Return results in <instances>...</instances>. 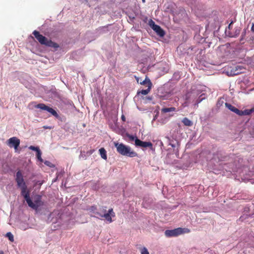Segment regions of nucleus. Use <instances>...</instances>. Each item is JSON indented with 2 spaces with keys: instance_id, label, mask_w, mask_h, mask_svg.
<instances>
[{
  "instance_id": "nucleus-28",
  "label": "nucleus",
  "mask_w": 254,
  "mask_h": 254,
  "mask_svg": "<svg viewBox=\"0 0 254 254\" xmlns=\"http://www.w3.org/2000/svg\"><path fill=\"white\" fill-rule=\"evenodd\" d=\"M251 31L253 32H254V23H252V27H251Z\"/></svg>"
},
{
  "instance_id": "nucleus-3",
  "label": "nucleus",
  "mask_w": 254,
  "mask_h": 254,
  "mask_svg": "<svg viewBox=\"0 0 254 254\" xmlns=\"http://www.w3.org/2000/svg\"><path fill=\"white\" fill-rule=\"evenodd\" d=\"M190 230L187 228H178L173 230H167L165 232V235L167 237H173L178 236L183 233H188Z\"/></svg>"
},
{
  "instance_id": "nucleus-20",
  "label": "nucleus",
  "mask_w": 254,
  "mask_h": 254,
  "mask_svg": "<svg viewBox=\"0 0 254 254\" xmlns=\"http://www.w3.org/2000/svg\"><path fill=\"white\" fill-rule=\"evenodd\" d=\"M37 153H36V156L38 158V159L40 161V162H43V159L41 157V155H42V153L40 151V150H38L37 152H36Z\"/></svg>"
},
{
  "instance_id": "nucleus-33",
  "label": "nucleus",
  "mask_w": 254,
  "mask_h": 254,
  "mask_svg": "<svg viewBox=\"0 0 254 254\" xmlns=\"http://www.w3.org/2000/svg\"><path fill=\"white\" fill-rule=\"evenodd\" d=\"M44 127L45 128H46V129H47V128H50V127Z\"/></svg>"
},
{
  "instance_id": "nucleus-11",
  "label": "nucleus",
  "mask_w": 254,
  "mask_h": 254,
  "mask_svg": "<svg viewBox=\"0 0 254 254\" xmlns=\"http://www.w3.org/2000/svg\"><path fill=\"white\" fill-rule=\"evenodd\" d=\"M135 145L141 147H149L152 148L153 144L151 142L142 141L137 138L135 139Z\"/></svg>"
},
{
  "instance_id": "nucleus-19",
  "label": "nucleus",
  "mask_w": 254,
  "mask_h": 254,
  "mask_svg": "<svg viewBox=\"0 0 254 254\" xmlns=\"http://www.w3.org/2000/svg\"><path fill=\"white\" fill-rule=\"evenodd\" d=\"M6 237L8 238L10 242H13L14 241V237L11 232H7L6 234Z\"/></svg>"
},
{
  "instance_id": "nucleus-23",
  "label": "nucleus",
  "mask_w": 254,
  "mask_h": 254,
  "mask_svg": "<svg viewBox=\"0 0 254 254\" xmlns=\"http://www.w3.org/2000/svg\"><path fill=\"white\" fill-rule=\"evenodd\" d=\"M44 164L49 166V167H53L54 166V165L50 161H45V162H44Z\"/></svg>"
},
{
  "instance_id": "nucleus-26",
  "label": "nucleus",
  "mask_w": 254,
  "mask_h": 254,
  "mask_svg": "<svg viewBox=\"0 0 254 254\" xmlns=\"http://www.w3.org/2000/svg\"><path fill=\"white\" fill-rule=\"evenodd\" d=\"M127 136L129 138L130 140H131V141H133V140L135 141V139L136 138V137H134V136H133L132 135L128 134H127Z\"/></svg>"
},
{
  "instance_id": "nucleus-32",
  "label": "nucleus",
  "mask_w": 254,
  "mask_h": 254,
  "mask_svg": "<svg viewBox=\"0 0 254 254\" xmlns=\"http://www.w3.org/2000/svg\"><path fill=\"white\" fill-rule=\"evenodd\" d=\"M43 183V182H40L39 184L40 186H41Z\"/></svg>"
},
{
  "instance_id": "nucleus-30",
  "label": "nucleus",
  "mask_w": 254,
  "mask_h": 254,
  "mask_svg": "<svg viewBox=\"0 0 254 254\" xmlns=\"http://www.w3.org/2000/svg\"><path fill=\"white\" fill-rule=\"evenodd\" d=\"M252 113L254 112V107L251 109Z\"/></svg>"
},
{
  "instance_id": "nucleus-13",
  "label": "nucleus",
  "mask_w": 254,
  "mask_h": 254,
  "mask_svg": "<svg viewBox=\"0 0 254 254\" xmlns=\"http://www.w3.org/2000/svg\"><path fill=\"white\" fill-rule=\"evenodd\" d=\"M136 80L137 83H140L141 85L147 84V85H149V82H151L150 80L147 77H146L145 79L143 80H142L139 77H136Z\"/></svg>"
},
{
  "instance_id": "nucleus-34",
  "label": "nucleus",
  "mask_w": 254,
  "mask_h": 254,
  "mask_svg": "<svg viewBox=\"0 0 254 254\" xmlns=\"http://www.w3.org/2000/svg\"><path fill=\"white\" fill-rule=\"evenodd\" d=\"M142 2L144 3L145 2V0H142Z\"/></svg>"
},
{
  "instance_id": "nucleus-6",
  "label": "nucleus",
  "mask_w": 254,
  "mask_h": 254,
  "mask_svg": "<svg viewBox=\"0 0 254 254\" xmlns=\"http://www.w3.org/2000/svg\"><path fill=\"white\" fill-rule=\"evenodd\" d=\"M149 25L159 36L163 37L165 35L164 31L160 26L156 25L152 19H150L149 21Z\"/></svg>"
},
{
  "instance_id": "nucleus-1",
  "label": "nucleus",
  "mask_w": 254,
  "mask_h": 254,
  "mask_svg": "<svg viewBox=\"0 0 254 254\" xmlns=\"http://www.w3.org/2000/svg\"><path fill=\"white\" fill-rule=\"evenodd\" d=\"M114 144L117 148V151L119 154L129 157L137 156V153L131 150L129 146H127L122 143H119L116 142H115Z\"/></svg>"
},
{
  "instance_id": "nucleus-2",
  "label": "nucleus",
  "mask_w": 254,
  "mask_h": 254,
  "mask_svg": "<svg viewBox=\"0 0 254 254\" xmlns=\"http://www.w3.org/2000/svg\"><path fill=\"white\" fill-rule=\"evenodd\" d=\"M33 34L41 44L54 48L59 47L58 44L51 40H48L46 37L40 34L39 32L35 30L33 32Z\"/></svg>"
},
{
  "instance_id": "nucleus-31",
  "label": "nucleus",
  "mask_w": 254,
  "mask_h": 254,
  "mask_svg": "<svg viewBox=\"0 0 254 254\" xmlns=\"http://www.w3.org/2000/svg\"><path fill=\"white\" fill-rule=\"evenodd\" d=\"M0 254H4V253L2 251L0 250Z\"/></svg>"
},
{
  "instance_id": "nucleus-24",
  "label": "nucleus",
  "mask_w": 254,
  "mask_h": 254,
  "mask_svg": "<svg viewBox=\"0 0 254 254\" xmlns=\"http://www.w3.org/2000/svg\"><path fill=\"white\" fill-rule=\"evenodd\" d=\"M29 148L30 149V150H33V151H36V152L38 151V150H40L39 148L38 147H35L34 146H30Z\"/></svg>"
},
{
  "instance_id": "nucleus-15",
  "label": "nucleus",
  "mask_w": 254,
  "mask_h": 254,
  "mask_svg": "<svg viewBox=\"0 0 254 254\" xmlns=\"http://www.w3.org/2000/svg\"><path fill=\"white\" fill-rule=\"evenodd\" d=\"M99 153L102 158L103 159L107 160V151L104 148H101L99 150Z\"/></svg>"
},
{
  "instance_id": "nucleus-27",
  "label": "nucleus",
  "mask_w": 254,
  "mask_h": 254,
  "mask_svg": "<svg viewBox=\"0 0 254 254\" xmlns=\"http://www.w3.org/2000/svg\"><path fill=\"white\" fill-rule=\"evenodd\" d=\"M232 24H233V21H232V22L229 24V25H228V29H231L232 28Z\"/></svg>"
},
{
  "instance_id": "nucleus-18",
  "label": "nucleus",
  "mask_w": 254,
  "mask_h": 254,
  "mask_svg": "<svg viewBox=\"0 0 254 254\" xmlns=\"http://www.w3.org/2000/svg\"><path fill=\"white\" fill-rule=\"evenodd\" d=\"M176 110V108L175 107H171V108H164L161 110V112L166 113L170 112L175 111Z\"/></svg>"
},
{
  "instance_id": "nucleus-21",
  "label": "nucleus",
  "mask_w": 254,
  "mask_h": 254,
  "mask_svg": "<svg viewBox=\"0 0 254 254\" xmlns=\"http://www.w3.org/2000/svg\"><path fill=\"white\" fill-rule=\"evenodd\" d=\"M89 210L90 212H93L95 214H96V212L97 211H96V210H97V207L96 206H91L89 208Z\"/></svg>"
},
{
  "instance_id": "nucleus-22",
  "label": "nucleus",
  "mask_w": 254,
  "mask_h": 254,
  "mask_svg": "<svg viewBox=\"0 0 254 254\" xmlns=\"http://www.w3.org/2000/svg\"><path fill=\"white\" fill-rule=\"evenodd\" d=\"M141 254H149L147 249L144 247L141 249Z\"/></svg>"
},
{
  "instance_id": "nucleus-25",
  "label": "nucleus",
  "mask_w": 254,
  "mask_h": 254,
  "mask_svg": "<svg viewBox=\"0 0 254 254\" xmlns=\"http://www.w3.org/2000/svg\"><path fill=\"white\" fill-rule=\"evenodd\" d=\"M240 31H241V29L239 27L236 28V29L235 30V35L233 36H237L238 35H239V34L240 33Z\"/></svg>"
},
{
  "instance_id": "nucleus-16",
  "label": "nucleus",
  "mask_w": 254,
  "mask_h": 254,
  "mask_svg": "<svg viewBox=\"0 0 254 254\" xmlns=\"http://www.w3.org/2000/svg\"><path fill=\"white\" fill-rule=\"evenodd\" d=\"M184 125L187 127H191L193 125L192 122L187 118H184L182 120Z\"/></svg>"
},
{
  "instance_id": "nucleus-7",
  "label": "nucleus",
  "mask_w": 254,
  "mask_h": 254,
  "mask_svg": "<svg viewBox=\"0 0 254 254\" xmlns=\"http://www.w3.org/2000/svg\"><path fill=\"white\" fill-rule=\"evenodd\" d=\"M20 143V139L16 137H11L6 141L7 145L10 148L13 147L15 151L17 150Z\"/></svg>"
},
{
  "instance_id": "nucleus-14",
  "label": "nucleus",
  "mask_w": 254,
  "mask_h": 254,
  "mask_svg": "<svg viewBox=\"0 0 254 254\" xmlns=\"http://www.w3.org/2000/svg\"><path fill=\"white\" fill-rule=\"evenodd\" d=\"M152 85L151 82H149V85H147L148 88L146 89H143L140 91L138 92L137 94H139V93H141L144 95H147L150 92Z\"/></svg>"
},
{
  "instance_id": "nucleus-4",
  "label": "nucleus",
  "mask_w": 254,
  "mask_h": 254,
  "mask_svg": "<svg viewBox=\"0 0 254 254\" xmlns=\"http://www.w3.org/2000/svg\"><path fill=\"white\" fill-rule=\"evenodd\" d=\"M96 214L101 217L104 218L109 223L113 221L112 217H114L115 216V213L112 208L110 209L107 212L106 209L102 208V209L101 210V212H96Z\"/></svg>"
},
{
  "instance_id": "nucleus-29",
  "label": "nucleus",
  "mask_w": 254,
  "mask_h": 254,
  "mask_svg": "<svg viewBox=\"0 0 254 254\" xmlns=\"http://www.w3.org/2000/svg\"><path fill=\"white\" fill-rule=\"evenodd\" d=\"M122 120H123V121H125V116H124V115H123V116H122Z\"/></svg>"
},
{
  "instance_id": "nucleus-9",
  "label": "nucleus",
  "mask_w": 254,
  "mask_h": 254,
  "mask_svg": "<svg viewBox=\"0 0 254 254\" xmlns=\"http://www.w3.org/2000/svg\"><path fill=\"white\" fill-rule=\"evenodd\" d=\"M21 189V194L23 196L27 204L31 203V198L30 197V191L27 189V186L20 187Z\"/></svg>"
},
{
  "instance_id": "nucleus-12",
  "label": "nucleus",
  "mask_w": 254,
  "mask_h": 254,
  "mask_svg": "<svg viewBox=\"0 0 254 254\" xmlns=\"http://www.w3.org/2000/svg\"><path fill=\"white\" fill-rule=\"evenodd\" d=\"M225 106L228 109H229L230 111L234 112L235 113H236L237 115L240 112V110L238 109H237V108H236L235 107L233 106V105H232L231 104H230L229 103H226Z\"/></svg>"
},
{
  "instance_id": "nucleus-17",
  "label": "nucleus",
  "mask_w": 254,
  "mask_h": 254,
  "mask_svg": "<svg viewBox=\"0 0 254 254\" xmlns=\"http://www.w3.org/2000/svg\"><path fill=\"white\" fill-rule=\"evenodd\" d=\"M252 113L251 109H247L244 111L240 110V112L238 113V115L239 116H243V115H249Z\"/></svg>"
},
{
  "instance_id": "nucleus-10",
  "label": "nucleus",
  "mask_w": 254,
  "mask_h": 254,
  "mask_svg": "<svg viewBox=\"0 0 254 254\" xmlns=\"http://www.w3.org/2000/svg\"><path fill=\"white\" fill-rule=\"evenodd\" d=\"M15 181L17 183V185L19 188L26 186V183L24 182L22 174L20 171H18L16 172Z\"/></svg>"
},
{
  "instance_id": "nucleus-5",
  "label": "nucleus",
  "mask_w": 254,
  "mask_h": 254,
  "mask_svg": "<svg viewBox=\"0 0 254 254\" xmlns=\"http://www.w3.org/2000/svg\"><path fill=\"white\" fill-rule=\"evenodd\" d=\"M31 104H34V107L38 109H40L42 110H45L48 112L49 113H51L52 115L56 117H58V114L57 113V112L54 110L53 108L46 105L45 104L43 103H40L38 104H35V102H32L31 103Z\"/></svg>"
},
{
  "instance_id": "nucleus-8",
  "label": "nucleus",
  "mask_w": 254,
  "mask_h": 254,
  "mask_svg": "<svg viewBox=\"0 0 254 254\" xmlns=\"http://www.w3.org/2000/svg\"><path fill=\"white\" fill-rule=\"evenodd\" d=\"M43 204V202L41 200V196L40 195L37 196L36 198L34 200L33 202L31 199L30 204H28V206L32 209L37 210L38 208Z\"/></svg>"
}]
</instances>
